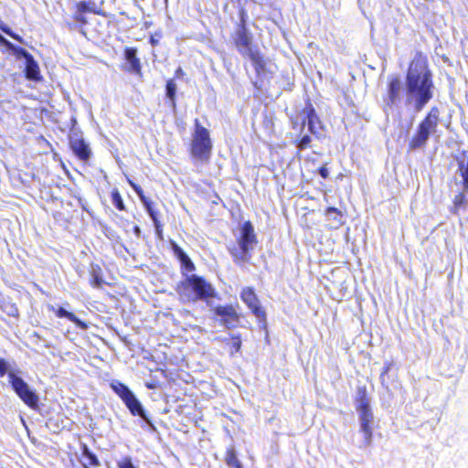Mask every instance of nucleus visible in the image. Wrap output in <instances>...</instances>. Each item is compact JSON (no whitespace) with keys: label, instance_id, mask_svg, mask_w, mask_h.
I'll use <instances>...</instances> for the list:
<instances>
[{"label":"nucleus","instance_id":"f257e3e1","mask_svg":"<svg viewBox=\"0 0 468 468\" xmlns=\"http://www.w3.org/2000/svg\"><path fill=\"white\" fill-rule=\"evenodd\" d=\"M407 101L414 102V109L421 111L432 99L434 90L433 74L428 57L417 51L410 61L405 78Z\"/></svg>","mask_w":468,"mask_h":468},{"label":"nucleus","instance_id":"f03ea898","mask_svg":"<svg viewBox=\"0 0 468 468\" xmlns=\"http://www.w3.org/2000/svg\"><path fill=\"white\" fill-rule=\"evenodd\" d=\"M213 152V142L207 128L195 119L194 130L188 146L189 157L193 164H208Z\"/></svg>","mask_w":468,"mask_h":468},{"label":"nucleus","instance_id":"7ed1b4c3","mask_svg":"<svg viewBox=\"0 0 468 468\" xmlns=\"http://www.w3.org/2000/svg\"><path fill=\"white\" fill-rule=\"evenodd\" d=\"M177 292L189 302L198 300L208 302L216 297L217 293L212 284L203 276L196 274L187 275L180 282Z\"/></svg>","mask_w":468,"mask_h":468},{"label":"nucleus","instance_id":"20e7f679","mask_svg":"<svg viewBox=\"0 0 468 468\" xmlns=\"http://www.w3.org/2000/svg\"><path fill=\"white\" fill-rule=\"evenodd\" d=\"M439 122L440 109L437 106H433L419 122L414 134L409 142V150L414 151L424 148L430 136L437 132Z\"/></svg>","mask_w":468,"mask_h":468},{"label":"nucleus","instance_id":"39448f33","mask_svg":"<svg viewBox=\"0 0 468 468\" xmlns=\"http://www.w3.org/2000/svg\"><path fill=\"white\" fill-rule=\"evenodd\" d=\"M239 248L229 250L236 263L247 262L251 259L253 247L258 243L254 227L250 220L245 221L240 227V234L237 239Z\"/></svg>","mask_w":468,"mask_h":468},{"label":"nucleus","instance_id":"423d86ee","mask_svg":"<svg viewBox=\"0 0 468 468\" xmlns=\"http://www.w3.org/2000/svg\"><path fill=\"white\" fill-rule=\"evenodd\" d=\"M239 21L236 26L235 32L232 34L231 38L237 50L242 55L246 56L252 49V34L247 27L248 14L244 7L239 10Z\"/></svg>","mask_w":468,"mask_h":468},{"label":"nucleus","instance_id":"0eeeda50","mask_svg":"<svg viewBox=\"0 0 468 468\" xmlns=\"http://www.w3.org/2000/svg\"><path fill=\"white\" fill-rule=\"evenodd\" d=\"M240 299L250 309V313L257 318L258 323L263 329H267V314L265 308L252 287H244L240 292Z\"/></svg>","mask_w":468,"mask_h":468},{"label":"nucleus","instance_id":"6e6552de","mask_svg":"<svg viewBox=\"0 0 468 468\" xmlns=\"http://www.w3.org/2000/svg\"><path fill=\"white\" fill-rule=\"evenodd\" d=\"M111 388L122 400L133 416L145 419V412L141 402L125 384L118 381L112 382Z\"/></svg>","mask_w":468,"mask_h":468},{"label":"nucleus","instance_id":"1a4fd4ad","mask_svg":"<svg viewBox=\"0 0 468 468\" xmlns=\"http://www.w3.org/2000/svg\"><path fill=\"white\" fill-rule=\"evenodd\" d=\"M9 383L19 397V399L29 408L36 409L38 406V396L29 388L23 378L17 377L15 373H8Z\"/></svg>","mask_w":468,"mask_h":468},{"label":"nucleus","instance_id":"9d476101","mask_svg":"<svg viewBox=\"0 0 468 468\" xmlns=\"http://www.w3.org/2000/svg\"><path fill=\"white\" fill-rule=\"evenodd\" d=\"M212 312L219 317L220 324L227 329L236 328L240 324L241 314L232 304L217 305L212 308Z\"/></svg>","mask_w":468,"mask_h":468},{"label":"nucleus","instance_id":"9b49d317","mask_svg":"<svg viewBox=\"0 0 468 468\" xmlns=\"http://www.w3.org/2000/svg\"><path fill=\"white\" fill-rule=\"evenodd\" d=\"M129 184L134 190V192L138 195L140 200L144 204V207H145L147 213L149 214L151 219L153 220L156 237L160 240H163V224L159 219V212L154 208L153 202L148 197H145L143 188L139 185L135 184L132 180H129Z\"/></svg>","mask_w":468,"mask_h":468},{"label":"nucleus","instance_id":"f8f14e48","mask_svg":"<svg viewBox=\"0 0 468 468\" xmlns=\"http://www.w3.org/2000/svg\"><path fill=\"white\" fill-rule=\"evenodd\" d=\"M402 89V81L399 75L388 77L386 93L383 96V101L388 108H392L400 101Z\"/></svg>","mask_w":468,"mask_h":468},{"label":"nucleus","instance_id":"ddd939ff","mask_svg":"<svg viewBox=\"0 0 468 468\" xmlns=\"http://www.w3.org/2000/svg\"><path fill=\"white\" fill-rule=\"evenodd\" d=\"M69 147L74 155L83 163H88L92 155V151L89 144L83 137L78 134L69 135Z\"/></svg>","mask_w":468,"mask_h":468},{"label":"nucleus","instance_id":"4468645a","mask_svg":"<svg viewBox=\"0 0 468 468\" xmlns=\"http://www.w3.org/2000/svg\"><path fill=\"white\" fill-rule=\"evenodd\" d=\"M246 56H248L251 60L258 79L263 80L271 77L272 72L268 68V61L261 52L256 49L250 51V53H248Z\"/></svg>","mask_w":468,"mask_h":468},{"label":"nucleus","instance_id":"2eb2a0df","mask_svg":"<svg viewBox=\"0 0 468 468\" xmlns=\"http://www.w3.org/2000/svg\"><path fill=\"white\" fill-rule=\"evenodd\" d=\"M303 112L306 114L308 130L311 133L315 135L316 137H320L323 135L324 132V126L322 123L320 118L316 114L315 109L311 102H307L303 109Z\"/></svg>","mask_w":468,"mask_h":468},{"label":"nucleus","instance_id":"dca6fc26","mask_svg":"<svg viewBox=\"0 0 468 468\" xmlns=\"http://www.w3.org/2000/svg\"><path fill=\"white\" fill-rule=\"evenodd\" d=\"M123 56L125 60L129 63L126 71L142 76V64L140 58L137 57V48L134 47L124 48Z\"/></svg>","mask_w":468,"mask_h":468},{"label":"nucleus","instance_id":"f3484780","mask_svg":"<svg viewBox=\"0 0 468 468\" xmlns=\"http://www.w3.org/2000/svg\"><path fill=\"white\" fill-rule=\"evenodd\" d=\"M87 13L100 15L101 11L94 9L90 2L80 1L75 5V13L72 16V18L80 26H84L88 23L87 18L85 17V14Z\"/></svg>","mask_w":468,"mask_h":468},{"label":"nucleus","instance_id":"a211bd4d","mask_svg":"<svg viewBox=\"0 0 468 468\" xmlns=\"http://www.w3.org/2000/svg\"><path fill=\"white\" fill-rule=\"evenodd\" d=\"M170 245L174 255L180 261L182 268H185L187 271H194L196 266L183 249L173 240H171Z\"/></svg>","mask_w":468,"mask_h":468},{"label":"nucleus","instance_id":"6ab92c4d","mask_svg":"<svg viewBox=\"0 0 468 468\" xmlns=\"http://www.w3.org/2000/svg\"><path fill=\"white\" fill-rule=\"evenodd\" d=\"M24 75L27 80H32L35 82H39L42 80V75L39 69V66L34 57L26 60V66L24 69Z\"/></svg>","mask_w":468,"mask_h":468},{"label":"nucleus","instance_id":"aec40b11","mask_svg":"<svg viewBox=\"0 0 468 468\" xmlns=\"http://www.w3.org/2000/svg\"><path fill=\"white\" fill-rule=\"evenodd\" d=\"M51 310L58 318H67L70 322L74 323L77 327L82 330H86L88 328V324L84 321H81L75 314L65 310L63 307H58L57 309L51 307Z\"/></svg>","mask_w":468,"mask_h":468},{"label":"nucleus","instance_id":"412c9836","mask_svg":"<svg viewBox=\"0 0 468 468\" xmlns=\"http://www.w3.org/2000/svg\"><path fill=\"white\" fill-rule=\"evenodd\" d=\"M458 172L463 178V190L468 193V156L463 154L456 157Z\"/></svg>","mask_w":468,"mask_h":468},{"label":"nucleus","instance_id":"4be33fe9","mask_svg":"<svg viewBox=\"0 0 468 468\" xmlns=\"http://www.w3.org/2000/svg\"><path fill=\"white\" fill-rule=\"evenodd\" d=\"M465 191L456 194L452 199V207L450 211L453 215H459L460 209L464 207L467 204V198L465 197Z\"/></svg>","mask_w":468,"mask_h":468},{"label":"nucleus","instance_id":"5701e85b","mask_svg":"<svg viewBox=\"0 0 468 468\" xmlns=\"http://www.w3.org/2000/svg\"><path fill=\"white\" fill-rule=\"evenodd\" d=\"M224 461L229 467L231 468H243L242 464L238 459L236 451L230 447L226 450Z\"/></svg>","mask_w":468,"mask_h":468},{"label":"nucleus","instance_id":"b1692460","mask_svg":"<svg viewBox=\"0 0 468 468\" xmlns=\"http://www.w3.org/2000/svg\"><path fill=\"white\" fill-rule=\"evenodd\" d=\"M80 449L82 456L88 460L87 466L97 467L100 465L98 457L89 449L86 443H81Z\"/></svg>","mask_w":468,"mask_h":468},{"label":"nucleus","instance_id":"393cba45","mask_svg":"<svg viewBox=\"0 0 468 468\" xmlns=\"http://www.w3.org/2000/svg\"><path fill=\"white\" fill-rule=\"evenodd\" d=\"M356 392H357V397L356 399V400L357 402L356 409L370 407L367 387L366 386L358 387Z\"/></svg>","mask_w":468,"mask_h":468},{"label":"nucleus","instance_id":"a878e982","mask_svg":"<svg viewBox=\"0 0 468 468\" xmlns=\"http://www.w3.org/2000/svg\"><path fill=\"white\" fill-rule=\"evenodd\" d=\"M5 47L11 50L17 58H24L25 60H27L33 57V55L27 49L21 47H16L8 40L5 42Z\"/></svg>","mask_w":468,"mask_h":468},{"label":"nucleus","instance_id":"bb28decb","mask_svg":"<svg viewBox=\"0 0 468 468\" xmlns=\"http://www.w3.org/2000/svg\"><path fill=\"white\" fill-rule=\"evenodd\" d=\"M176 84L175 83L173 79H170L165 83V94L166 97L172 103V106L176 107Z\"/></svg>","mask_w":468,"mask_h":468},{"label":"nucleus","instance_id":"cd10ccee","mask_svg":"<svg viewBox=\"0 0 468 468\" xmlns=\"http://www.w3.org/2000/svg\"><path fill=\"white\" fill-rule=\"evenodd\" d=\"M360 431L364 433L365 445H370L373 437L372 422H360Z\"/></svg>","mask_w":468,"mask_h":468},{"label":"nucleus","instance_id":"c85d7f7f","mask_svg":"<svg viewBox=\"0 0 468 468\" xmlns=\"http://www.w3.org/2000/svg\"><path fill=\"white\" fill-rule=\"evenodd\" d=\"M112 202L116 209L119 211L126 210V207L121 196V193L117 188H113L111 192Z\"/></svg>","mask_w":468,"mask_h":468},{"label":"nucleus","instance_id":"c756f323","mask_svg":"<svg viewBox=\"0 0 468 468\" xmlns=\"http://www.w3.org/2000/svg\"><path fill=\"white\" fill-rule=\"evenodd\" d=\"M359 413L360 422H373V413L370 407L356 409Z\"/></svg>","mask_w":468,"mask_h":468},{"label":"nucleus","instance_id":"7c9ffc66","mask_svg":"<svg viewBox=\"0 0 468 468\" xmlns=\"http://www.w3.org/2000/svg\"><path fill=\"white\" fill-rule=\"evenodd\" d=\"M230 340L231 354L233 355L239 353L242 345L240 335H231Z\"/></svg>","mask_w":468,"mask_h":468},{"label":"nucleus","instance_id":"2f4dec72","mask_svg":"<svg viewBox=\"0 0 468 468\" xmlns=\"http://www.w3.org/2000/svg\"><path fill=\"white\" fill-rule=\"evenodd\" d=\"M311 142H312V138L311 136L305 134L303 136H302L301 138L295 140L293 142L294 145L300 150H304L308 147H310V144H311Z\"/></svg>","mask_w":468,"mask_h":468},{"label":"nucleus","instance_id":"473e14b6","mask_svg":"<svg viewBox=\"0 0 468 468\" xmlns=\"http://www.w3.org/2000/svg\"><path fill=\"white\" fill-rule=\"evenodd\" d=\"M0 30L2 32H4L5 34L8 35L9 37H11L12 38H14L15 40H16V41H18L20 43L24 42L23 38L19 35L14 33L10 29V27H8L6 25H5L1 20H0Z\"/></svg>","mask_w":468,"mask_h":468},{"label":"nucleus","instance_id":"72a5a7b5","mask_svg":"<svg viewBox=\"0 0 468 468\" xmlns=\"http://www.w3.org/2000/svg\"><path fill=\"white\" fill-rule=\"evenodd\" d=\"M102 283H103V280H102L100 271H92L91 279H90V285L93 287L100 288V287H101Z\"/></svg>","mask_w":468,"mask_h":468},{"label":"nucleus","instance_id":"f704fd0d","mask_svg":"<svg viewBox=\"0 0 468 468\" xmlns=\"http://www.w3.org/2000/svg\"><path fill=\"white\" fill-rule=\"evenodd\" d=\"M330 214L335 215L333 218L335 220H336V221H340L342 217H343L342 211L340 209H338L337 207H326L325 215H330Z\"/></svg>","mask_w":468,"mask_h":468},{"label":"nucleus","instance_id":"c9c22d12","mask_svg":"<svg viewBox=\"0 0 468 468\" xmlns=\"http://www.w3.org/2000/svg\"><path fill=\"white\" fill-rule=\"evenodd\" d=\"M117 466L118 468H136L133 464L132 460L129 457H124L121 461H119Z\"/></svg>","mask_w":468,"mask_h":468},{"label":"nucleus","instance_id":"e433bc0d","mask_svg":"<svg viewBox=\"0 0 468 468\" xmlns=\"http://www.w3.org/2000/svg\"><path fill=\"white\" fill-rule=\"evenodd\" d=\"M392 367H393L392 362H385L384 367L380 373V380H381L382 384L384 383V377L390 371Z\"/></svg>","mask_w":468,"mask_h":468},{"label":"nucleus","instance_id":"4c0bfd02","mask_svg":"<svg viewBox=\"0 0 468 468\" xmlns=\"http://www.w3.org/2000/svg\"><path fill=\"white\" fill-rule=\"evenodd\" d=\"M327 165L328 163H324L318 168V174L324 179H327L329 177V170Z\"/></svg>","mask_w":468,"mask_h":468},{"label":"nucleus","instance_id":"58836bf2","mask_svg":"<svg viewBox=\"0 0 468 468\" xmlns=\"http://www.w3.org/2000/svg\"><path fill=\"white\" fill-rule=\"evenodd\" d=\"M9 365L4 358H0V378H3L8 371Z\"/></svg>","mask_w":468,"mask_h":468},{"label":"nucleus","instance_id":"ea45409f","mask_svg":"<svg viewBox=\"0 0 468 468\" xmlns=\"http://www.w3.org/2000/svg\"><path fill=\"white\" fill-rule=\"evenodd\" d=\"M8 314L10 316H13V317H18L19 316V311H18L17 307L15 306V305H12L11 306V311L8 313Z\"/></svg>","mask_w":468,"mask_h":468},{"label":"nucleus","instance_id":"a19ab883","mask_svg":"<svg viewBox=\"0 0 468 468\" xmlns=\"http://www.w3.org/2000/svg\"><path fill=\"white\" fill-rule=\"evenodd\" d=\"M184 75V70L182 69V68L178 67L175 71V77L179 79L182 78Z\"/></svg>","mask_w":468,"mask_h":468},{"label":"nucleus","instance_id":"79ce46f5","mask_svg":"<svg viewBox=\"0 0 468 468\" xmlns=\"http://www.w3.org/2000/svg\"><path fill=\"white\" fill-rule=\"evenodd\" d=\"M149 43L153 46V47H155L159 44V41L157 38H155L154 36H151L150 38H149Z\"/></svg>","mask_w":468,"mask_h":468},{"label":"nucleus","instance_id":"37998d69","mask_svg":"<svg viewBox=\"0 0 468 468\" xmlns=\"http://www.w3.org/2000/svg\"><path fill=\"white\" fill-rule=\"evenodd\" d=\"M7 39H5L1 34H0V45L5 46Z\"/></svg>","mask_w":468,"mask_h":468},{"label":"nucleus","instance_id":"c03bdc74","mask_svg":"<svg viewBox=\"0 0 468 468\" xmlns=\"http://www.w3.org/2000/svg\"><path fill=\"white\" fill-rule=\"evenodd\" d=\"M146 387H147L148 388H150V389H153V388H155L154 384H146Z\"/></svg>","mask_w":468,"mask_h":468},{"label":"nucleus","instance_id":"a18cd8bd","mask_svg":"<svg viewBox=\"0 0 468 468\" xmlns=\"http://www.w3.org/2000/svg\"><path fill=\"white\" fill-rule=\"evenodd\" d=\"M84 468H90L87 464H83Z\"/></svg>","mask_w":468,"mask_h":468}]
</instances>
